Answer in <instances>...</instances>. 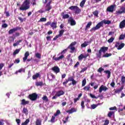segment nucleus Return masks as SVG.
Returning a JSON list of instances; mask_svg holds the SVG:
<instances>
[{
  "label": "nucleus",
  "mask_w": 125,
  "mask_h": 125,
  "mask_svg": "<svg viewBox=\"0 0 125 125\" xmlns=\"http://www.w3.org/2000/svg\"><path fill=\"white\" fill-rule=\"evenodd\" d=\"M104 24L105 25H106V24L107 25H110V24H111V21L104 20L102 21L101 22H99L96 25V26L93 27L90 30V31L91 32H95V31H96V30H98V29H100V28H101V27H103V25H104Z\"/></svg>",
  "instance_id": "nucleus-1"
},
{
  "label": "nucleus",
  "mask_w": 125,
  "mask_h": 125,
  "mask_svg": "<svg viewBox=\"0 0 125 125\" xmlns=\"http://www.w3.org/2000/svg\"><path fill=\"white\" fill-rule=\"evenodd\" d=\"M77 44V42H72L68 47L66 49H65L64 50H62L61 53L59 54L58 55H60V54H65V53L68 51V49H70L71 50L72 53L75 51L76 50V47H75V45Z\"/></svg>",
  "instance_id": "nucleus-2"
},
{
  "label": "nucleus",
  "mask_w": 125,
  "mask_h": 125,
  "mask_svg": "<svg viewBox=\"0 0 125 125\" xmlns=\"http://www.w3.org/2000/svg\"><path fill=\"white\" fill-rule=\"evenodd\" d=\"M30 8V0H25L22 3L20 9L22 11H26Z\"/></svg>",
  "instance_id": "nucleus-3"
},
{
  "label": "nucleus",
  "mask_w": 125,
  "mask_h": 125,
  "mask_svg": "<svg viewBox=\"0 0 125 125\" xmlns=\"http://www.w3.org/2000/svg\"><path fill=\"white\" fill-rule=\"evenodd\" d=\"M51 0H45L43 3L46 4L45 6V11H49L52 9V6L51 5Z\"/></svg>",
  "instance_id": "nucleus-4"
},
{
  "label": "nucleus",
  "mask_w": 125,
  "mask_h": 125,
  "mask_svg": "<svg viewBox=\"0 0 125 125\" xmlns=\"http://www.w3.org/2000/svg\"><path fill=\"white\" fill-rule=\"evenodd\" d=\"M108 51V47H101L100 49L99 50L98 53L96 54L97 57L98 58H101V56L102 55V52L103 53H105L106 51Z\"/></svg>",
  "instance_id": "nucleus-5"
},
{
  "label": "nucleus",
  "mask_w": 125,
  "mask_h": 125,
  "mask_svg": "<svg viewBox=\"0 0 125 125\" xmlns=\"http://www.w3.org/2000/svg\"><path fill=\"white\" fill-rule=\"evenodd\" d=\"M68 9L74 10L76 14H80L82 11V10L78 6H71L69 7Z\"/></svg>",
  "instance_id": "nucleus-6"
},
{
  "label": "nucleus",
  "mask_w": 125,
  "mask_h": 125,
  "mask_svg": "<svg viewBox=\"0 0 125 125\" xmlns=\"http://www.w3.org/2000/svg\"><path fill=\"white\" fill-rule=\"evenodd\" d=\"M28 98L31 100V101H36V100L38 99V94H37L36 93L29 94L28 95Z\"/></svg>",
  "instance_id": "nucleus-7"
},
{
  "label": "nucleus",
  "mask_w": 125,
  "mask_h": 125,
  "mask_svg": "<svg viewBox=\"0 0 125 125\" xmlns=\"http://www.w3.org/2000/svg\"><path fill=\"white\" fill-rule=\"evenodd\" d=\"M21 27L17 26L15 28L10 29L9 31H8V34L9 35H12V34H14V33H15L16 32H17V31H18V30H21Z\"/></svg>",
  "instance_id": "nucleus-8"
},
{
  "label": "nucleus",
  "mask_w": 125,
  "mask_h": 125,
  "mask_svg": "<svg viewBox=\"0 0 125 125\" xmlns=\"http://www.w3.org/2000/svg\"><path fill=\"white\" fill-rule=\"evenodd\" d=\"M125 46V43H122L120 44V42H117L115 44V47H117L118 50H121Z\"/></svg>",
  "instance_id": "nucleus-9"
},
{
  "label": "nucleus",
  "mask_w": 125,
  "mask_h": 125,
  "mask_svg": "<svg viewBox=\"0 0 125 125\" xmlns=\"http://www.w3.org/2000/svg\"><path fill=\"white\" fill-rule=\"evenodd\" d=\"M68 22L70 23L71 26H75V25L77 24L76 21H75L72 17L69 18V19L68 20Z\"/></svg>",
  "instance_id": "nucleus-10"
},
{
  "label": "nucleus",
  "mask_w": 125,
  "mask_h": 125,
  "mask_svg": "<svg viewBox=\"0 0 125 125\" xmlns=\"http://www.w3.org/2000/svg\"><path fill=\"white\" fill-rule=\"evenodd\" d=\"M89 55L88 54H86L85 55H83V54H81L78 57V60L79 61H82L83 59H86V58L89 56Z\"/></svg>",
  "instance_id": "nucleus-11"
},
{
  "label": "nucleus",
  "mask_w": 125,
  "mask_h": 125,
  "mask_svg": "<svg viewBox=\"0 0 125 125\" xmlns=\"http://www.w3.org/2000/svg\"><path fill=\"white\" fill-rule=\"evenodd\" d=\"M64 58H65V56H64V55H62L57 58H56L55 56H54L53 57V60H55V61H60V60H62V59H63Z\"/></svg>",
  "instance_id": "nucleus-12"
},
{
  "label": "nucleus",
  "mask_w": 125,
  "mask_h": 125,
  "mask_svg": "<svg viewBox=\"0 0 125 125\" xmlns=\"http://www.w3.org/2000/svg\"><path fill=\"white\" fill-rule=\"evenodd\" d=\"M108 87H106V86H104V85H102L99 88V92L100 93H101L102 91H106V90H108Z\"/></svg>",
  "instance_id": "nucleus-13"
},
{
  "label": "nucleus",
  "mask_w": 125,
  "mask_h": 125,
  "mask_svg": "<svg viewBox=\"0 0 125 125\" xmlns=\"http://www.w3.org/2000/svg\"><path fill=\"white\" fill-rule=\"evenodd\" d=\"M115 7H116V5H111L107 8L106 11H108V12H113L114 9H115Z\"/></svg>",
  "instance_id": "nucleus-14"
},
{
  "label": "nucleus",
  "mask_w": 125,
  "mask_h": 125,
  "mask_svg": "<svg viewBox=\"0 0 125 125\" xmlns=\"http://www.w3.org/2000/svg\"><path fill=\"white\" fill-rule=\"evenodd\" d=\"M65 94V92L64 91L61 90L56 92V96L58 97H60V96H62V95H64Z\"/></svg>",
  "instance_id": "nucleus-15"
},
{
  "label": "nucleus",
  "mask_w": 125,
  "mask_h": 125,
  "mask_svg": "<svg viewBox=\"0 0 125 125\" xmlns=\"http://www.w3.org/2000/svg\"><path fill=\"white\" fill-rule=\"evenodd\" d=\"M51 70L54 72V73H56V74H58V73L60 72V68H59V67L57 66L52 67Z\"/></svg>",
  "instance_id": "nucleus-16"
},
{
  "label": "nucleus",
  "mask_w": 125,
  "mask_h": 125,
  "mask_svg": "<svg viewBox=\"0 0 125 125\" xmlns=\"http://www.w3.org/2000/svg\"><path fill=\"white\" fill-rule=\"evenodd\" d=\"M61 16H62V19H68V18H70V15L68 14H65V12H62L61 13Z\"/></svg>",
  "instance_id": "nucleus-17"
},
{
  "label": "nucleus",
  "mask_w": 125,
  "mask_h": 125,
  "mask_svg": "<svg viewBox=\"0 0 125 125\" xmlns=\"http://www.w3.org/2000/svg\"><path fill=\"white\" fill-rule=\"evenodd\" d=\"M51 27L54 30V29H56L57 28V21H53L51 23Z\"/></svg>",
  "instance_id": "nucleus-18"
},
{
  "label": "nucleus",
  "mask_w": 125,
  "mask_h": 125,
  "mask_svg": "<svg viewBox=\"0 0 125 125\" xmlns=\"http://www.w3.org/2000/svg\"><path fill=\"white\" fill-rule=\"evenodd\" d=\"M30 103V102L29 101H26L25 99H22L21 101V105H23V106H25V105H27Z\"/></svg>",
  "instance_id": "nucleus-19"
},
{
  "label": "nucleus",
  "mask_w": 125,
  "mask_h": 125,
  "mask_svg": "<svg viewBox=\"0 0 125 125\" xmlns=\"http://www.w3.org/2000/svg\"><path fill=\"white\" fill-rule=\"evenodd\" d=\"M28 56H30V53H29V51H27L24 54V57L23 58V62H25V61L28 59Z\"/></svg>",
  "instance_id": "nucleus-20"
},
{
  "label": "nucleus",
  "mask_w": 125,
  "mask_h": 125,
  "mask_svg": "<svg viewBox=\"0 0 125 125\" xmlns=\"http://www.w3.org/2000/svg\"><path fill=\"white\" fill-rule=\"evenodd\" d=\"M119 27L120 29H124L125 27V20H124L122 21H121L120 23Z\"/></svg>",
  "instance_id": "nucleus-21"
},
{
  "label": "nucleus",
  "mask_w": 125,
  "mask_h": 125,
  "mask_svg": "<svg viewBox=\"0 0 125 125\" xmlns=\"http://www.w3.org/2000/svg\"><path fill=\"white\" fill-rule=\"evenodd\" d=\"M75 112H77V109L75 108H72L71 109L66 111V113H68V114H72Z\"/></svg>",
  "instance_id": "nucleus-22"
},
{
  "label": "nucleus",
  "mask_w": 125,
  "mask_h": 125,
  "mask_svg": "<svg viewBox=\"0 0 125 125\" xmlns=\"http://www.w3.org/2000/svg\"><path fill=\"white\" fill-rule=\"evenodd\" d=\"M115 37H116V34H114V36L111 37V38L107 41L109 43H111L112 42H114V40H115Z\"/></svg>",
  "instance_id": "nucleus-23"
},
{
  "label": "nucleus",
  "mask_w": 125,
  "mask_h": 125,
  "mask_svg": "<svg viewBox=\"0 0 125 125\" xmlns=\"http://www.w3.org/2000/svg\"><path fill=\"white\" fill-rule=\"evenodd\" d=\"M92 24V22L91 21L88 22L86 26H85V31H86V30H87L88 29H89V28H90V26H91Z\"/></svg>",
  "instance_id": "nucleus-24"
},
{
  "label": "nucleus",
  "mask_w": 125,
  "mask_h": 125,
  "mask_svg": "<svg viewBox=\"0 0 125 125\" xmlns=\"http://www.w3.org/2000/svg\"><path fill=\"white\" fill-rule=\"evenodd\" d=\"M104 73H105V74H107V79H110V77H111V71H110L109 70H105L104 71Z\"/></svg>",
  "instance_id": "nucleus-25"
},
{
  "label": "nucleus",
  "mask_w": 125,
  "mask_h": 125,
  "mask_svg": "<svg viewBox=\"0 0 125 125\" xmlns=\"http://www.w3.org/2000/svg\"><path fill=\"white\" fill-rule=\"evenodd\" d=\"M35 84L37 86H42V85H43V82H42V81L41 82H36Z\"/></svg>",
  "instance_id": "nucleus-26"
},
{
  "label": "nucleus",
  "mask_w": 125,
  "mask_h": 125,
  "mask_svg": "<svg viewBox=\"0 0 125 125\" xmlns=\"http://www.w3.org/2000/svg\"><path fill=\"white\" fill-rule=\"evenodd\" d=\"M40 73H37L35 75H34L32 76V79L33 80H37V79H38V78L40 77Z\"/></svg>",
  "instance_id": "nucleus-27"
},
{
  "label": "nucleus",
  "mask_w": 125,
  "mask_h": 125,
  "mask_svg": "<svg viewBox=\"0 0 125 125\" xmlns=\"http://www.w3.org/2000/svg\"><path fill=\"white\" fill-rule=\"evenodd\" d=\"M110 56H112V54L106 53L104 54V55H103L102 57L106 58L107 57H110Z\"/></svg>",
  "instance_id": "nucleus-28"
},
{
  "label": "nucleus",
  "mask_w": 125,
  "mask_h": 125,
  "mask_svg": "<svg viewBox=\"0 0 125 125\" xmlns=\"http://www.w3.org/2000/svg\"><path fill=\"white\" fill-rule=\"evenodd\" d=\"M36 125H42V120L39 119H37L36 121Z\"/></svg>",
  "instance_id": "nucleus-29"
},
{
  "label": "nucleus",
  "mask_w": 125,
  "mask_h": 125,
  "mask_svg": "<svg viewBox=\"0 0 125 125\" xmlns=\"http://www.w3.org/2000/svg\"><path fill=\"white\" fill-rule=\"evenodd\" d=\"M20 50H21V49H17L15 50V51H14L13 53V55H16V54H18L19 52H20Z\"/></svg>",
  "instance_id": "nucleus-30"
},
{
  "label": "nucleus",
  "mask_w": 125,
  "mask_h": 125,
  "mask_svg": "<svg viewBox=\"0 0 125 125\" xmlns=\"http://www.w3.org/2000/svg\"><path fill=\"white\" fill-rule=\"evenodd\" d=\"M64 32H65V29H62L59 32V34L58 35L60 37H62L63 36V34H64Z\"/></svg>",
  "instance_id": "nucleus-31"
},
{
  "label": "nucleus",
  "mask_w": 125,
  "mask_h": 125,
  "mask_svg": "<svg viewBox=\"0 0 125 125\" xmlns=\"http://www.w3.org/2000/svg\"><path fill=\"white\" fill-rule=\"evenodd\" d=\"M8 42L9 43H11V42H14V38H13V37H12V36H10L9 38V40H8Z\"/></svg>",
  "instance_id": "nucleus-32"
},
{
  "label": "nucleus",
  "mask_w": 125,
  "mask_h": 125,
  "mask_svg": "<svg viewBox=\"0 0 125 125\" xmlns=\"http://www.w3.org/2000/svg\"><path fill=\"white\" fill-rule=\"evenodd\" d=\"M20 42H22V40H19L16 43H14L13 44V46H17V45H19Z\"/></svg>",
  "instance_id": "nucleus-33"
},
{
  "label": "nucleus",
  "mask_w": 125,
  "mask_h": 125,
  "mask_svg": "<svg viewBox=\"0 0 125 125\" xmlns=\"http://www.w3.org/2000/svg\"><path fill=\"white\" fill-rule=\"evenodd\" d=\"M30 123V120L29 119H26L25 121L21 124V125H27Z\"/></svg>",
  "instance_id": "nucleus-34"
},
{
  "label": "nucleus",
  "mask_w": 125,
  "mask_h": 125,
  "mask_svg": "<svg viewBox=\"0 0 125 125\" xmlns=\"http://www.w3.org/2000/svg\"><path fill=\"white\" fill-rule=\"evenodd\" d=\"M90 89V86L88 85V86H86L83 87V90H85L86 91H89Z\"/></svg>",
  "instance_id": "nucleus-35"
},
{
  "label": "nucleus",
  "mask_w": 125,
  "mask_h": 125,
  "mask_svg": "<svg viewBox=\"0 0 125 125\" xmlns=\"http://www.w3.org/2000/svg\"><path fill=\"white\" fill-rule=\"evenodd\" d=\"M124 89V87H121L120 89H116L115 91V93H119Z\"/></svg>",
  "instance_id": "nucleus-36"
},
{
  "label": "nucleus",
  "mask_w": 125,
  "mask_h": 125,
  "mask_svg": "<svg viewBox=\"0 0 125 125\" xmlns=\"http://www.w3.org/2000/svg\"><path fill=\"white\" fill-rule=\"evenodd\" d=\"M85 1H86L85 0H83L81 2L80 5V6H81V7H83V6H84V4L85 3Z\"/></svg>",
  "instance_id": "nucleus-37"
},
{
  "label": "nucleus",
  "mask_w": 125,
  "mask_h": 125,
  "mask_svg": "<svg viewBox=\"0 0 125 125\" xmlns=\"http://www.w3.org/2000/svg\"><path fill=\"white\" fill-rule=\"evenodd\" d=\"M42 99L43 101H45V102H48V98H47V96H44L42 98Z\"/></svg>",
  "instance_id": "nucleus-38"
},
{
  "label": "nucleus",
  "mask_w": 125,
  "mask_h": 125,
  "mask_svg": "<svg viewBox=\"0 0 125 125\" xmlns=\"http://www.w3.org/2000/svg\"><path fill=\"white\" fill-rule=\"evenodd\" d=\"M48 122H51V123H55V116H52L50 121Z\"/></svg>",
  "instance_id": "nucleus-39"
},
{
  "label": "nucleus",
  "mask_w": 125,
  "mask_h": 125,
  "mask_svg": "<svg viewBox=\"0 0 125 125\" xmlns=\"http://www.w3.org/2000/svg\"><path fill=\"white\" fill-rule=\"evenodd\" d=\"M35 56L37 58H38V59H41V58H42V55H41V54L39 53H37L35 54Z\"/></svg>",
  "instance_id": "nucleus-40"
},
{
  "label": "nucleus",
  "mask_w": 125,
  "mask_h": 125,
  "mask_svg": "<svg viewBox=\"0 0 125 125\" xmlns=\"http://www.w3.org/2000/svg\"><path fill=\"white\" fill-rule=\"evenodd\" d=\"M86 84V79L84 78L83 81H82V86H84Z\"/></svg>",
  "instance_id": "nucleus-41"
},
{
  "label": "nucleus",
  "mask_w": 125,
  "mask_h": 125,
  "mask_svg": "<svg viewBox=\"0 0 125 125\" xmlns=\"http://www.w3.org/2000/svg\"><path fill=\"white\" fill-rule=\"evenodd\" d=\"M123 11H121V10H118V11H116L115 12V14L116 15H120V14H123Z\"/></svg>",
  "instance_id": "nucleus-42"
},
{
  "label": "nucleus",
  "mask_w": 125,
  "mask_h": 125,
  "mask_svg": "<svg viewBox=\"0 0 125 125\" xmlns=\"http://www.w3.org/2000/svg\"><path fill=\"white\" fill-rule=\"evenodd\" d=\"M18 19L21 23L24 22V21H26V18L22 19V18L19 17Z\"/></svg>",
  "instance_id": "nucleus-43"
},
{
  "label": "nucleus",
  "mask_w": 125,
  "mask_h": 125,
  "mask_svg": "<svg viewBox=\"0 0 125 125\" xmlns=\"http://www.w3.org/2000/svg\"><path fill=\"white\" fill-rule=\"evenodd\" d=\"M65 82L62 83V84L63 85H64V86H67V84L69 83V80H68V79H65Z\"/></svg>",
  "instance_id": "nucleus-44"
},
{
  "label": "nucleus",
  "mask_w": 125,
  "mask_h": 125,
  "mask_svg": "<svg viewBox=\"0 0 125 125\" xmlns=\"http://www.w3.org/2000/svg\"><path fill=\"white\" fill-rule=\"evenodd\" d=\"M6 9H7V8H5L4 14L6 15V17H9V16H10V15L9 14V12L5 11L6 10Z\"/></svg>",
  "instance_id": "nucleus-45"
},
{
  "label": "nucleus",
  "mask_w": 125,
  "mask_h": 125,
  "mask_svg": "<svg viewBox=\"0 0 125 125\" xmlns=\"http://www.w3.org/2000/svg\"><path fill=\"white\" fill-rule=\"evenodd\" d=\"M28 109L27 108L23 107V113L25 114H28Z\"/></svg>",
  "instance_id": "nucleus-46"
},
{
  "label": "nucleus",
  "mask_w": 125,
  "mask_h": 125,
  "mask_svg": "<svg viewBox=\"0 0 125 125\" xmlns=\"http://www.w3.org/2000/svg\"><path fill=\"white\" fill-rule=\"evenodd\" d=\"M93 14L94 15V16H96V17H98V11L96 10L93 12Z\"/></svg>",
  "instance_id": "nucleus-47"
},
{
  "label": "nucleus",
  "mask_w": 125,
  "mask_h": 125,
  "mask_svg": "<svg viewBox=\"0 0 125 125\" xmlns=\"http://www.w3.org/2000/svg\"><path fill=\"white\" fill-rule=\"evenodd\" d=\"M114 111H110L108 112L107 116L109 117V118H111L112 117V115L114 114Z\"/></svg>",
  "instance_id": "nucleus-48"
},
{
  "label": "nucleus",
  "mask_w": 125,
  "mask_h": 125,
  "mask_svg": "<svg viewBox=\"0 0 125 125\" xmlns=\"http://www.w3.org/2000/svg\"><path fill=\"white\" fill-rule=\"evenodd\" d=\"M60 114H61V112L60 111V110H57L56 114H54V116L55 117H57V116H58Z\"/></svg>",
  "instance_id": "nucleus-49"
},
{
  "label": "nucleus",
  "mask_w": 125,
  "mask_h": 125,
  "mask_svg": "<svg viewBox=\"0 0 125 125\" xmlns=\"http://www.w3.org/2000/svg\"><path fill=\"white\" fill-rule=\"evenodd\" d=\"M121 82L122 83H125V77L124 76H122L121 77Z\"/></svg>",
  "instance_id": "nucleus-50"
},
{
  "label": "nucleus",
  "mask_w": 125,
  "mask_h": 125,
  "mask_svg": "<svg viewBox=\"0 0 125 125\" xmlns=\"http://www.w3.org/2000/svg\"><path fill=\"white\" fill-rule=\"evenodd\" d=\"M81 107L82 109H84L85 106H84V102L83 101H82L81 102Z\"/></svg>",
  "instance_id": "nucleus-51"
},
{
  "label": "nucleus",
  "mask_w": 125,
  "mask_h": 125,
  "mask_svg": "<svg viewBox=\"0 0 125 125\" xmlns=\"http://www.w3.org/2000/svg\"><path fill=\"white\" fill-rule=\"evenodd\" d=\"M98 106V104H93L91 105V109H95Z\"/></svg>",
  "instance_id": "nucleus-52"
},
{
  "label": "nucleus",
  "mask_w": 125,
  "mask_h": 125,
  "mask_svg": "<svg viewBox=\"0 0 125 125\" xmlns=\"http://www.w3.org/2000/svg\"><path fill=\"white\" fill-rule=\"evenodd\" d=\"M39 21H40V22H45L46 21V18H42L40 19V20Z\"/></svg>",
  "instance_id": "nucleus-53"
},
{
  "label": "nucleus",
  "mask_w": 125,
  "mask_h": 125,
  "mask_svg": "<svg viewBox=\"0 0 125 125\" xmlns=\"http://www.w3.org/2000/svg\"><path fill=\"white\" fill-rule=\"evenodd\" d=\"M104 71V69L102 67H100L98 69V72L99 73H102V71Z\"/></svg>",
  "instance_id": "nucleus-54"
},
{
  "label": "nucleus",
  "mask_w": 125,
  "mask_h": 125,
  "mask_svg": "<svg viewBox=\"0 0 125 125\" xmlns=\"http://www.w3.org/2000/svg\"><path fill=\"white\" fill-rule=\"evenodd\" d=\"M90 96L91 97V98H94L95 99H97L98 98V97L95 96L94 95H93L92 94H90Z\"/></svg>",
  "instance_id": "nucleus-55"
},
{
  "label": "nucleus",
  "mask_w": 125,
  "mask_h": 125,
  "mask_svg": "<svg viewBox=\"0 0 125 125\" xmlns=\"http://www.w3.org/2000/svg\"><path fill=\"white\" fill-rule=\"evenodd\" d=\"M86 70H87V67H84L80 71V73H83V72H85Z\"/></svg>",
  "instance_id": "nucleus-56"
},
{
  "label": "nucleus",
  "mask_w": 125,
  "mask_h": 125,
  "mask_svg": "<svg viewBox=\"0 0 125 125\" xmlns=\"http://www.w3.org/2000/svg\"><path fill=\"white\" fill-rule=\"evenodd\" d=\"M68 82H72L74 79L73 77H68Z\"/></svg>",
  "instance_id": "nucleus-57"
},
{
  "label": "nucleus",
  "mask_w": 125,
  "mask_h": 125,
  "mask_svg": "<svg viewBox=\"0 0 125 125\" xmlns=\"http://www.w3.org/2000/svg\"><path fill=\"white\" fill-rule=\"evenodd\" d=\"M109 110L110 111H113L114 110H117V107L114 106V107H111L109 108Z\"/></svg>",
  "instance_id": "nucleus-58"
},
{
  "label": "nucleus",
  "mask_w": 125,
  "mask_h": 125,
  "mask_svg": "<svg viewBox=\"0 0 125 125\" xmlns=\"http://www.w3.org/2000/svg\"><path fill=\"white\" fill-rule=\"evenodd\" d=\"M125 35H121L119 37V40H124L125 39Z\"/></svg>",
  "instance_id": "nucleus-59"
},
{
  "label": "nucleus",
  "mask_w": 125,
  "mask_h": 125,
  "mask_svg": "<svg viewBox=\"0 0 125 125\" xmlns=\"http://www.w3.org/2000/svg\"><path fill=\"white\" fill-rule=\"evenodd\" d=\"M8 27V25L6 23H3L2 24V28H7Z\"/></svg>",
  "instance_id": "nucleus-60"
},
{
  "label": "nucleus",
  "mask_w": 125,
  "mask_h": 125,
  "mask_svg": "<svg viewBox=\"0 0 125 125\" xmlns=\"http://www.w3.org/2000/svg\"><path fill=\"white\" fill-rule=\"evenodd\" d=\"M115 84H116L115 83V82H114V81H113L112 83H110V85L111 86H112V87H115Z\"/></svg>",
  "instance_id": "nucleus-61"
},
{
  "label": "nucleus",
  "mask_w": 125,
  "mask_h": 125,
  "mask_svg": "<svg viewBox=\"0 0 125 125\" xmlns=\"http://www.w3.org/2000/svg\"><path fill=\"white\" fill-rule=\"evenodd\" d=\"M16 122L18 125H20V123H21V120L20 119H16Z\"/></svg>",
  "instance_id": "nucleus-62"
},
{
  "label": "nucleus",
  "mask_w": 125,
  "mask_h": 125,
  "mask_svg": "<svg viewBox=\"0 0 125 125\" xmlns=\"http://www.w3.org/2000/svg\"><path fill=\"white\" fill-rule=\"evenodd\" d=\"M4 122V120L3 119L0 120V125H4V123H3Z\"/></svg>",
  "instance_id": "nucleus-63"
},
{
  "label": "nucleus",
  "mask_w": 125,
  "mask_h": 125,
  "mask_svg": "<svg viewBox=\"0 0 125 125\" xmlns=\"http://www.w3.org/2000/svg\"><path fill=\"white\" fill-rule=\"evenodd\" d=\"M109 125V120H106L105 121L104 125Z\"/></svg>",
  "instance_id": "nucleus-64"
}]
</instances>
